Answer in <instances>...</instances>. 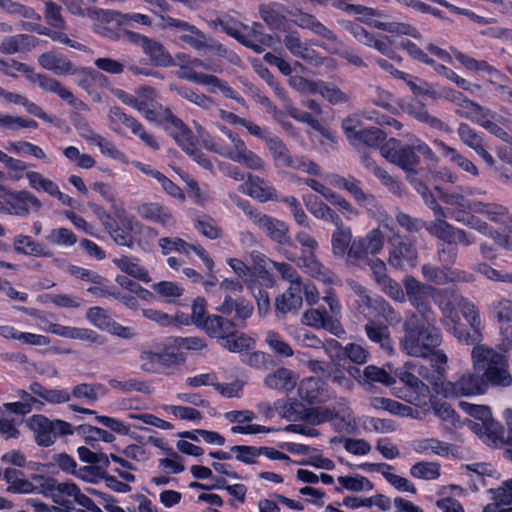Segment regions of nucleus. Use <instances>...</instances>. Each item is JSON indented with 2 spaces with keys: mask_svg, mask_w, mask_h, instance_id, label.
Segmentation results:
<instances>
[{
  "mask_svg": "<svg viewBox=\"0 0 512 512\" xmlns=\"http://www.w3.org/2000/svg\"><path fill=\"white\" fill-rule=\"evenodd\" d=\"M403 332L399 342L400 349L411 357L428 358L442 343L436 317L407 314L403 322Z\"/></svg>",
  "mask_w": 512,
  "mask_h": 512,
  "instance_id": "f257e3e1",
  "label": "nucleus"
},
{
  "mask_svg": "<svg viewBox=\"0 0 512 512\" xmlns=\"http://www.w3.org/2000/svg\"><path fill=\"white\" fill-rule=\"evenodd\" d=\"M218 129L221 136L216 140L211 138L203 140L204 147L207 150L251 170L263 171L265 169V161L254 151L250 150L237 133H234L224 125H219Z\"/></svg>",
  "mask_w": 512,
  "mask_h": 512,
  "instance_id": "f03ea898",
  "label": "nucleus"
},
{
  "mask_svg": "<svg viewBox=\"0 0 512 512\" xmlns=\"http://www.w3.org/2000/svg\"><path fill=\"white\" fill-rule=\"evenodd\" d=\"M380 153L388 162L401 168L411 183L410 175L417 174L416 167L420 164L418 154L427 159L434 157L432 149L419 139L409 145L402 144L396 138H390L380 147Z\"/></svg>",
  "mask_w": 512,
  "mask_h": 512,
  "instance_id": "7ed1b4c3",
  "label": "nucleus"
},
{
  "mask_svg": "<svg viewBox=\"0 0 512 512\" xmlns=\"http://www.w3.org/2000/svg\"><path fill=\"white\" fill-rule=\"evenodd\" d=\"M405 296L415 311L408 314H418L423 317H436L431 306L430 298L434 296L436 288L428 283H423L412 275H406L403 279Z\"/></svg>",
  "mask_w": 512,
  "mask_h": 512,
  "instance_id": "20e7f679",
  "label": "nucleus"
},
{
  "mask_svg": "<svg viewBox=\"0 0 512 512\" xmlns=\"http://www.w3.org/2000/svg\"><path fill=\"white\" fill-rule=\"evenodd\" d=\"M38 446L49 447L55 443L57 436H67L74 433L73 426L64 420H50L46 416L33 415L29 424Z\"/></svg>",
  "mask_w": 512,
  "mask_h": 512,
  "instance_id": "39448f33",
  "label": "nucleus"
},
{
  "mask_svg": "<svg viewBox=\"0 0 512 512\" xmlns=\"http://www.w3.org/2000/svg\"><path fill=\"white\" fill-rule=\"evenodd\" d=\"M390 244L388 263L397 270L406 271L416 267L418 250L414 242L403 238L398 232L388 240Z\"/></svg>",
  "mask_w": 512,
  "mask_h": 512,
  "instance_id": "423d86ee",
  "label": "nucleus"
},
{
  "mask_svg": "<svg viewBox=\"0 0 512 512\" xmlns=\"http://www.w3.org/2000/svg\"><path fill=\"white\" fill-rule=\"evenodd\" d=\"M244 211L250 216L254 225H256L271 241L280 245H291L292 239L289 234L288 225L269 215L257 212L256 210Z\"/></svg>",
  "mask_w": 512,
  "mask_h": 512,
  "instance_id": "0eeeda50",
  "label": "nucleus"
},
{
  "mask_svg": "<svg viewBox=\"0 0 512 512\" xmlns=\"http://www.w3.org/2000/svg\"><path fill=\"white\" fill-rule=\"evenodd\" d=\"M385 245V235L380 227L370 230L363 237L353 239L349 250V260L364 261L368 256L378 255L382 252Z\"/></svg>",
  "mask_w": 512,
  "mask_h": 512,
  "instance_id": "6e6552de",
  "label": "nucleus"
},
{
  "mask_svg": "<svg viewBox=\"0 0 512 512\" xmlns=\"http://www.w3.org/2000/svg\"><path fill=\"white\" fill-rule=\"evenodd\" d=\"M8 63L9 68L25 74L31 82L37 83L41 89L56 93L61 99L68 101L69 104H74L75 98L73 94L56 79L43 74H36L32 67L14 59Z\"/></svg>",
  "mask_w": 512,
  "mask_h": 512,
  "instance_id": "1a4fd4ad",
  "label": "nucleus"
},
{
  "mask_svg": "<svg viewBox=\"0 0 512 512\" xmlns=\"http://www.w3.org/2000/svg\"><path fill=\"white\" fill-rule=\"evenodd\" d=\"M487 390L480 375L466 373L455 382H446L441 385V392L446 396H470L483 394Z\"/></svg>",
  "mask_w": 512,
  "mask_h": 512,
  "instance_id": "9d476101",
  "label": "nucleus"
},
{
  "mask_svg": "<svg viewBox=\"0 0 512 512\" xmlns=\"http://www.w3.org/2000/svg\"><path fill=\"white\" fill-rule=\"evenodd\" d=\"M39 320L47 325V327L43 328L46 332H50L64 338L86 341L96 345H103L105 343L104 337L92 329L50 323L44 317H39Z\"/></svg>",
  "mask_w": 512,
  "mask_h": 512,
  "instance_id": "9b49d317",
  "label": "nucleus"
},
{
  "mask_svg": "<svg viewBox=\"0 0 512 512\" xmlns=\"http://www.w3.org/2000/svg\"><path fill=\"white\" fill-rule=\"evenodd\" d=\"M296 264L304 273L326 285H335L339 282L337 275L324 266L316 254H303L298 258Z\"/></svg>",
  "mask_w": 512,
  "mask_h": 512,
  "instance_id": "f8f14e48",
  "label": "nucleus"
},
{
  "mask_svg": "<svg viewBox=\"0 0 512 512\" xmlns=\"http://www.w3.org/2000/svg\"><path fill=\"white\" fill-rule=\"evenodd\" d=\"M458 136L461 142L473 150L490 167L494 166L495 159L486 149L484 139L474 128L467 123H460L457 128Z\"/></svg>",
  "mask_w": 512,
  "mask_h": 512,
  "instance_id": "ddd939ff",
  "label": "nucleus"
},
{
  "mask_svg": "<svg viewBox=\"0 0 512 512\" xmlns=\"http://www.w3.org/2000/svg\"><path fill=\"white\" fill-rule=\"evenodd\" d=\"M8 196L9 198L6 203L8 205L7 212L9 214L25 217L29 215L30 207L35 212H38L42 208L40 200L29 191L9 192Z\"/></svg>",
  "mask_w": 512,
  "mask_h": 512,
  "instance_id": "4468645a",
  "label": "nucleus"
},
{
  "mask_svg": "<svg viewBox=\"0 0 512 512\" xmlns=\"http://www.w3.org/2000/svg\"><path fill=\"white\" fill-rule=\"evenodd\" d=\"M293 17L295 18L294 21L298 27L310 30L313 34L327 40L329 45L340 44L336 34L320 22L313 14L297 11L293 14Z\"/></svg>",
  "mask_w": 512,
  "mask_h": 512,
  "instance_id": "2eb2a0df",
  "label": "nucleus"
},
{
  "mask_svg": "<svg viewBox=\"0 0 512 512\" xmlns=\"http://www.w3.org/2000/svg\"><path fill=\"white\" fill-rule=\"evenodd\" d=\"M506 356L487 345H475L471 352L475 371L485 373L490 367L505 359Z\"/></svg>",
  "mask_w": 512,
  "mask_h": 512,
  "instance_id": "dca6fc26",
  "label": "nucleus"
},
{
  "mask_svg": "<svg viewBox=\"0 0 512 512\" xmlns=\"http://www.w3.org/2000/svg\"><path fill=\"white\" fill-rule=\"evenodd\" d=\"M73 503L80 506L90 505L89 497L83 494L72 482H59L57 485L56 504L70 507Z\"/></svg>",
  "mask_w": 512,
  "mask_h": 512,
  "instance_id": "f3484780",
  "label": "nucleus"
},
{
  "mask_svg": "<svg viewBox=\"0 0 512 512\" xmlns=\"http://www.w3.org/2000/svg\"><path fill=\"white\" fill-rule=\"evenodd\" d=\"M136 212L144 220L166 226L171 223L172 212L158 202H144L137 206Z\"/></svg>",
  "mask_w": 512,
  "mask_h": 512,
  "instance_id": "a211bd4d",
  "label": "nucleus"
},
{
  "mask_svg": "<svg viewBox=\"0 0 512 512\" xmlns=\"http://www.w3.org/2000/svg\"><path fill=\"white\" fill-rule=\"evenodd\" d=\"M246 186L247 193L260 202L279 201V196L275 188L263 178L248 174Z\"/></svg>",
  "mask_w": 512,
  "mask_h": 512,
  "instance_id": "6ab92c4d",
  "label": "nucleus"
},
{
  "mask_svg": "<svg viewBox=\"0 0 512 512\" xmlns=\"http://www.w3.org/2000/svg\"><path fill=\"white\" fill-rule=\"evenodd\" d=\"M38 63L42 68L52 71L56 75H68L75 73L72 62L64 55L53 51H48L39 55Z\"/></svg>",
  "mask_w": 512,
  "mask_h": 512,
  "instance_id": "aec40b11",
  "label": "nucleus"
},
{
  "mask_svg": "<svg viewBox=\"0 0 512 512\" xmlns=\"http://www.w3.org/2000/svg\"><path fill=\"white\" fill-rule=\"evenodd\" d=\"M202 330L209 337L221 340L236 332V324L222 315L212 314L208 315V321L204 323Z\"/></svg>",
  "mask_w": 512,
  "mask_h": 512,
  "instance_id": "412c9836",
  "label": "nucleus"
},
{
  "mask_svg": "<svg viewBox=\"0 0 512 512\" xmlns=\"http://www.w3.org/2000/svg\"><path fill=\"white\" fill-rule=\"evenodd\" d=\"M484 380L486 387L489 385L493 387H509L512 384V375L509 371V362L507 357L497 363V365L490 367L485 373L480 375Z\"/></svg>",
  "mask_w": 512,
  "mask_h": 512,
  "instance_id": "4be33fe9",
  "label": "nucleus"
},
{
  "mask_svg": "<svg viewBox=\"0 0 512 512\" xmlns=\"http://www.w3.org/2000/svg\"><path fill=\"white\" fill-rule=\"evenodd\" d=\"M367 304L364 310L367 309L369 315L377 318L384 319L387 323H397L400 320L399 313L381 296L366 299ZM365 316V312L363 313Z\"/></svg>",
  "mask_w": 512,
  "mask_h": 512,
  "instance_id": "5701e85b",
  "label": "nucleus"
},
{
  "mask_svg": "<svg viewBox=\"0 0 512 512\" xmlns=\"http://www.w3.org/2000/svg\"><path fill=\"white\" fill-rule=\"evenodd\" d=\"M364 330L368 339L371 342L378 344L383 351L388 354H392L394 352L393 340L386 325L370 320L365 324Z\"/></svg>",
  "mask_w": 512,
  "mask_h": 512,
  "instance_id": "b1692460",
  "label": "nucleus"
},
{
  "mask_svg": "<svg viewBox=\"0 0 512 512\" xmlns=\"http://www.w3.org/2000/svg\"><path fill=\"white\" fill-rule=\"evenodd\" d=\"M302 296L300 286H290L283 294L275 298L276 313L281 316L289 312L297 311L302 306Z\"/></svg>",
  "mask_w": 512,
  "mask_h": 512,
  "instance_id": "393cba45",
  "label": "nucleus"
},
{
  "mask_svg": "<svg viewBox=\"0 0 512 512\" xmlns=\"http://www.w3.org/2000/svg\"><path fill=\"white\" fill-rule=\"evenodd\" d=\"M244 39L252 45L247 44L246 42H241V44L252 49L256 53H262L264 51V47H270L273 43V37L264 33L263 26L257 22H254L251 27H247V30H244Z\"/></svg>",
  "mask_w": 512,
  "mask_h": 512,
  "instance_id": "a878e982",
  "label": "nucleus"
},
{
  "mask_svg": "<svg viewBox=\"0 0 512 512\" xmlns=\"http://www.w3.org/2000/svg\"><path fill=\"white\" fill-rule=\"evenodd\" d=\"M467 210L485 215L489 220L499 223L509 217V210L497 203H485L482 201H469Z\"/></svg>",
  "mask_w": 512,
  "mask_h": 512,
  "instance_id": "bb28decb",
  "label": "nucleus"
},
{
  "mask_svg": "<svg viewBox=\"0 0 512 512\" xmlns=\"http://www.w3.org/2000/svg\"><path fill=\"white\" fill-rule=\"evenodd\" d=\"M353 242L352 230L345 225L335 228L331 235L332 253L337 258L347 256L349 259V250Z\"/></svg>",
  "mask_w": 512,
  "mask_h": 512,
  "instance_id": "cd10ccee",
  "label": "nucleus"
},
{
  "mask_svg": "<svg viewBox=\"0 0 512 512\" xmlns=\"http://www.w3.org/2000/svg\"><path fill=\"white\" fill-rule=\"evenodd\" d=\"M266 145L272 155L276 167L291 168L293 166L294 157L284 142L277 136L266 138Z\"/></svg>",
  "mask_w": 512,
  "mask_h": 512,
  "instance_id": "c85d7f7f",
  "label": "nucleus"
},
{
  "mask_svg": "<svg viewBox=\"0 0 512 512\" xmlns=\"http://www.w3.org/2000/svg\"><path fill=\"white\" fill-rule=\"evenodd\" d=\"M283 10V5L277 2L259 5L260 17L271 29L280 30L284 28L286 17Z\"/></svg>",
  "mask_w": 512,
  "mask_h": 512,
  "instance_id": "c756f323",
  "label": "nucleus"
},
{
  "mask_svg": "<svg viewBox=\"0 0 512 512\" xmlns=\"http://www.w3.org/2000/svg\"><path fill=\"white\" fill-rule=\"evenodd\" d=\"M264 384L270 389L291 391L296 386V378L291 370L282 367L268 374Z\"/></svg>",
  "mask_w": 512,
  "mask_h": 512,
  "instance_id": "7c9ffc66",
  "label": "nucleus"
},
{
  "mask_svg": "<svg viewBox=\"0 0 512 512\" xmlns=\"http://www.w3.org/2000/svg\"><path fill=\"white\" fill-rule=\"evenodd\" d=\"M274 408L282 418L288 421L296 422L305 418L306 407L295 398L277 400L274 402Z\"/></svg>",
  "mask_w": 512,
  "mask_h": 512,
  "instance_id": "2f4dec72",
  "label": "nucleus"
},
{
  "mask_svg": "<svg viewBox=\"0 0 512 512\" xmlns=\"http://www.w3.org/2000/svg\"><path fill=\"white\" fill-rule=\"evenodd\" d=\"M14 250L19 254L35 257H51L52 252L40 242L32 240L26 235H18L14 238Z\"/></svg>",
  "mask_w": 512,
  "mask_h": 512,
  "instance_id": "473e14b6",
  "label": "nucleus"
},
{
  "mask_svg": "<svg viewBox=\"0 0 512 512\" xmlns=\"http://www.w3.org/2000/svg\"><path fill=\"white\" fill-rule=\"evenodd\" d=\"M142 49L149 56L150 61L156 66L168 67L173 65V58L159 41L148 38Z\"/></svg>",
  "mask_w": 512,
  "mask_h": 512,
  "instance_id": "72a5a7b5",
  "label": "nucleus"
},
{
  "mask_svg": "<svg viewBox=\"0 0 512 512\" xmlns=\"http://www.w3.org/2000/svg\"><path fill=\"white\" fill-rule=\"evenodd\" d=\"M440 147L443 156L448 158L450 162L456 165L459 169L472 175L473 177L479 176V170L476 165L466 156L461 154L458 150L446 145L444 142H440Z\"/></svg>",
  "mask_w": 512,
  "mask_h": 512,
  "instance_id": "f704fd0d",
  "label": "nucleus"
},
{
  "mask_svg": "<svg viewBox=\"0 0 512 512\" xmlns=\"http://www.w3.org/2000/svg\"><path fill=\"white\" fill-rule=\"evenodd\" d=\"M283 44L286 49L295 57L302 60L313 59L314 50L309 48L307 43L301 40L297 31L287 33L283 38Z\"/></svg>",
  "mask_w": 512,
  "mask_h": 512,
  "instance_id": "c9c22d12",
  "label": "nucleus"
},
{
  "mask_svg": "<svg viewBox=\"0 0 512 512\" xmlns=\"http://www.w3.org/2000/svg\"><path fill=\"white\" fill-rule=\"evenodd\" d=\"M3 476L9 484L7 492L27 494L37 489L30 481L23 478V472L20 470L7 468Z\"/></svg>",
  "mask_w": 512,
  "mask_h": 512,
  "instance_id": "e433bc0d",
  "label": "nucleus"
},
{
  "mask_svg": "<svg viewBox=\"0 0 512 512\" xmlns=\"http://www.w3.org/2000/svg\"><path fill=\"white\" fill-rule=\"evenodd\" d=\"M452 52H453L455 58L457 59V61H459L467 70L475 71V72H480V71L486 72L489 75L495 76L498 78L503 77L502 73L498 69H496L495 67H493L486 61L476 60V59H474L456 49H452Z\"/></svg>",
  "mask_w": 512,
  "mask_h": 512,
  "instance_id": "4c0bfd02",
  "label": "nucleus"
},
{
  "mask_svg": "<svg viewBox=\"0 0 512 512\" xmlns=\"http://www.w3.org/2000/svg\"><path fill=\"white\" fill-rule=\"evenodd\" d=\"M349 192L358 205L365 207L368 211H372L378 208V201L373 194L364 192L360 187V181L354 177H350V180L345 189Z\"/></svg>",
  "mask_w": 512,
  "mask_h": 512,
  "instance_id": "58836bf2",
  "label": "nucleus"
},
{
  "mask_svg": "<svg viewBox=\"0 0 512 512\" xmlns=\"http://www.w3.org/2000/svg\"><path fill=\"white\" fill-rule=\"evenodd\" d=\"M352 141L353 145H365L368 147H381L386 140V133L377 127L360 129Z\"/></svg>",
  "mask_w": 512,
  "mask_h": 512,
  "instance_id": "ea45409f",
  "label": "nucleus"
},
{
  "mask_svg": "<svg viewBox=\"0 0 512 512\" xmlns=\"http://www.w3.org/2000/svg\"><path fill=\"white\" fill-rule=\"evenodd\" d=\"M113 263L124 273L141 280L149 282L150 277L145 268L139 265L138 259L128 256H121L120 258L113 259Z\"/></svg>",
  "mask_w": 512,
  "mask_h": 512,
  "instance_id": "a19ab883",
  "label": "nucleus"
},
{
  "mask_svg": "<svg viewBox=\"0 0 512 512\" xmlns=\"http://www.w3.org/2000/svg\"><path fill=\"white\" fill-rule=\"evenodd\" d=\"M426 229L431 235L443 241L442 244L456 245V232L458 228L445 220L437 219L430 226H427Z\"/></svg>",
  "mask_w": 512,
  "mask_h": 512,
  "instance_id": "79ce46f5",
  "label": "nucleus"
},
{
  "mask_svg": "<svg viewBox=\"0 0 512 512\" xmlns=\"http://www.w3.org/2000/svg\"><path fill=\"white\" fill-rule=\"evenodd\" d=\"M434 296L437 297L436 303L444 314H450L455 306H460L465 299L455 289L451 288L436 289Z\"/></svg>",
  "mask_w": 512,
  "mask_h": 512,
  "instance_id": "37998d69",
  "label": "nucleus"
},
{
  "mask_svg": "<svg viewBox=\"0 0 512 512\" xmlns=\"http://www.w3.org/2000/svg\"><path fill=\"white\" fill-rule=\"evenodd\" d=\"M180 40L193 49L200 51L207 48L220 49L221 45H209L208 38L201 30L192 25L186 32L180 36Z\"/></svg>",
  "mask_w": 512,
  "mask_h": 512,
  "instance_id": "c03bdc74",
  "label": "nucleus"
},
{
  "mask_svg": "<svg viewBox=\"0 0 512 512\" xmlns=\"http://www.w3.org/2000/svg\"><path fill=\"white\" fill-rule=\"evenodd\" d=\"M332 348H339L342 350V354L347 357L352 363L362 365L367 362L369 358V352L361 345L356 343H349L345 347H342L340 343L334 339L329 342Z\"/></svg>",
  "mask_w": 512,
  "mask_h": 512,
  "instance_id": "a18cd8bd",
  "label": "nucleus"
},
{
  "mask_svg": "<svg viewBox=\"0 0 512 512\" xmlns=\"http://www.w3.org/2000/svg\"><path fill=\"white\" fill-rule=\"evenodd\" d=\"M423 279L434 285H447L449 284L448 275L449 267L442 265L437 266L431 263H426L421 267Z\"/></svg>",
  "mask_w": 512,
  "mask_h": 512,
  "instance_id": "49530a36",
  "label": "nucleus"
},
{
  "mask_svg": "<svg viewBox=\"0 0 512 512\" xmlns=\"http://www.w3.org/2000/svg\"><path fill=\"white\" fill-rule=\"evenodd\" d=\"M310 213L317 219L330 222L335 225V228L344 225L341 217L330 206L323 202L306 203Z\"/></svg>",
  "mask_w": 512,
  "mask_h": 512,
  "instance_id": "de8ad7c7",
  "label": "nucleus"
},
{
  "mask_svg": "<svg viewBox=\"0 0 512 512\" xmlns=\"http://www.w3.org/2000/svg\"><path fill=\"white\" fill-rule=\"evenodd\" d=\"M213 24L215 27L219 26L223 32L235 38L238 42H246L247 44L252 45L244 39V30H247V26L241 22L228 16H224L215 20Z\"/></svg>",
  "mask_w": 512,
  "mask_h": 512,
  "instance_id": "09e8293b",
  "label": "nucleus"
},
{
  "mask_svg": "<svg viewBox=\"0 0 512 512\" xmlns=\"http://www.w3.org/2000/svg\"><path fill=\"white\" fill-rule=\"evenodd\" d=\"M338 482L342 487H335V491L341 493L343 488L353 492H360L363 490L371 491L374 488L373 483L366 477L361 475L355 476H340Z\"/></svg>",
  "mask_w": 512,
  "mask_h": 512,
  "instance_id": "8fccbe9b",
  "label": "nucleus"
},
{
  "mask_svg": "<svg viewBox=\"0 0 512 512\" xmlns=\"http://www.w3.org/2000/svg\"><path fill=\"white\" fill-rule=\"evenodd\" d=\"M288 114L293 119L308 124L314 130L318 131L326 139L330 141H335L332 132L326 129L317 119L312 117L310 113L299 110L298 108L290 107L288 109Z\"/></svg>",
  "mask_w": 512,
  "mask_h": 512,
  "instance_id": "3c124183",
  "label": "nucleus"
},
{
  "mask_svg": "<svg viewBox=\"0 0 512 512\" xmlns=\"http://www.w3.org/2000/svg\"><path fill=\"white\" fill-rule=\"evenodd\" d=\"M173 354H161L150 350H144L140 354V359L143 361L141 369L143 371L154 373L157 371V365H167V363L174 358Z\"/></svg>",
  "mask_w": 512,
  "mask_h": 512,
  "instance_id": "603ef678",
  "label": "nucleus"
},
{
  "mask_svg": "<svg viewBox=\"0 0 512 512\" xmlns=\"http://www.w3.org/2000/svg\"><path fill=\"white\" fill-rule=\"evenodd\" d=\"M374 27L392 34L407 35L415 39L421 38L420 32L407 23L375 21Z\"/></svg>",
  "mask_w": 512,
  "mask_h": 512,
  "instance_id": "864d4df0",
  "label": "nucleus"
},
{
  "mask_svg": "<svg viewBox=\"0 0 512 512\" xmlns=\"http://www.w3.org/2000/svg\"><path fill=\"white\" fill-rule=\"evenodd\" d=\"M455 113L461 118L475 122L482 128L489 120L495 118V113L478 103L475 104V107H473L470 112L465 110H456Z\"/></svg>",
  "mask_w": 512,
  "mask_h": 512,
  "instance_id": "5fc2aeb1",
  "label": "nucleus"
},
{
  "mask_svg": "<svg viewBox=\"0 0 512 512\" xmlns=\"http://www.w3.org/2000/svg\"><path fill=\"white\" fill-rule=\"evenodd\" d=\"M363 381L368 384L380 383L385 386H391L396 382L385 369L375 365H368L364 368Z\"/></svg>",
  "mask_w": 512,
  "mask_h": 512,
  "instance_id": "6e6d98bb",
  "label": "nucleus"
},
{
  "mask_svg": "<svg viewBox=\"0 0 512 512\" xmlns=\"http://www.w3.org/2000/svg\"><path fill=\"white\" fill-rule=\"evenodd\" d=\"M171 89L174 90L180 97L205 110H209L215 106L214 101L211 97L205 94L195 93L189 87H171Z\"/></svg>",
  "mask_w": 512,
  "mask_h": 512,
  "instance_id": "4d7b16f0",
  "label": "nucleus"
},
{
  "mask_svg": "<svg viewBox=\"0 0 512 512\" xmlns=\"http://www.w3.org/2000/svg\"><path fill=\"white\" fill-rule=\"evenodd\" d=\"M298 395L310 404L319 402L321 400L319 380L313 377L303 379L298 387Z\"/></svg>",
  "mask_w": 512,
  "mask_h": 512,
  "instance_id": "13d9d810",
  "label": "nucleus"
},
{
  "mask_svg": "<svg viewBox=\"0 0 512 512\" xmlns=\"http://www.w3.org/2000/svg\"><path fill=\"white\" fill-rule=\"evenodd\" d=\"M469 427L472 431L478 434L481 438H484L485 441L491 442L493 444H497V440L499 439L498 428L499 425L494 421L487 422H469Z\"/></svg>",
  "mask_w": 512,
  "mask_h": 512,
  "instance_id": "bf43d9fd",
  "label": "nucleus"
},
{
  "mask_svg": "<svg viewBox=\"0 0 512 512\" xmlns=\"http://www.w3.org/2000/svg\"><path fill=\"white\" fill-rule=\"evenodd\" d=\"M304 416L303 420L310 422L312 425H319L338 419V413L327 407L306 408Z\"/></svg>",
  "mask_w": 512,
  "mask_h": 512,
  "instance_id": "052dcab7",
  "label": "nucleus"
},
{
  "mask_svg": "<svg viewBox=\"0 0 512 512\" xmlns=\"http://www.w3.org/2000/svg\"><path fill=\"white\" fill-rule=\"evenodd\" d=\"M76 431L85 438L87 444L91 441L102 440L106 443H111L115 440L112 433L91 425H80L76 428Z\"/></svg>",
  "mask_w": 512,
  "mask_h": 512,
  "instance_id": "680f3d73",
  "label": "nucleus"
},
{
  "mask_svg": "<svg viewBox=\"0 0 512 512\" xmlns=\"http://www.w3.org/2000/svg\"><path fill=\"white\" fill-rule=\"evenodd\" d=\"M85 317L88 322L102 331H107L109 326L112 325L113 321L108 312L99 306L89 308Z\"/></svg>",
  "mask_w": 512,
  "mask_h": 512,
  "instance_id": "e2e57ef3",
  "label": "nucleus"
},
{
  "mask_svg": "<svg viewBox=\"0 0 512 512\" xmlns=\"http://www.w3.org/2000/svg\"><path fill=\"white\" fill-rule=\"evenodd\" d=\"M453 335L457 340L465 345H481L480 342L483 339L482 331L471 329L467 330L461 324H454L451 329Z\"/></svg>",
  "mask_w": 512,
  "mask_h": 512,
  "instance_id": "0e129e2a",
  "label": "nucleus"
},
{
  "mask_svg": "<svg viewBox=\"0 0 512 512\" xmlns=\"http://www.w3.org/2000/svg\"><path fill=\"white\" fill-rule=\"evenodd\" d=\"M410 473L415 478L434 480L440 476V465L435 462H418L411 467Z\"/></svg>",
  "mask_w": 512,
  "mask_h": 512,
  "instance_id": "69168bd1",
  "label": "nucleus"
},
{
  "mask_svg": "<svg viewBox=\"0 0 512 512\" xmlns=\"http://www.w3.org/2000/svg\"><path fill=\"white\" fill-rule=\"evenodd\" d=\"M195 228L205 237L214 240L222 237V229L216 225L214 219L208 215L198 217Z\"/></svg>",
  "mask_w": 512,
  "mask_h": 512,
  "instance_id": "338daca9",
  "label": "nucleus"
},
{
  "mask_svg": "<svg viewBox=\"0 0 512 512\" xmlns=\"http://www.w3.org/2000/svg\"><path fill=\"white\" fill-rule=\"evenodd\" d=\"M46 240L52 245L73 246L77 242V236L71 230L61 227L52 229Z\"/></svg>",
  "mask_w": 512,
  "mask_h": 512,
  "instance_id": "774afa93",
  "label": "nucleus"
}]
</instances>
